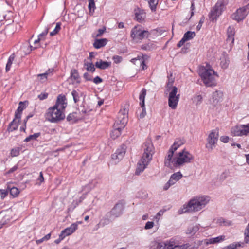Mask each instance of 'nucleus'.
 I'll return each mask as SVG.
<instances>
[{
    "instance_id": "obj_3",
    "label": "nucleus",
    "mask_w": 249,
    "mask_h": 249,
    "mask_svg": "<svg viewBox=\"0 0 249 249\" xmlns=\"http://www.w3.org/2000/svg\"><path fill=\"white\" fill-rule=\"evenodd\" d=\"M143 148V153L137 164V169L135 172L136 175H139L146 168L152 160L153 155L155 152L154 146L150 140H148L144 143Z\"/></svg>"
},
{
    "instance_id": "obj_61",
    "label": "nucleus",
    "mask_w": 249,
    "mask_h": 249,
    "mask_svg": "<svg viewBox=\"0 0 249 249\" xmlns=\"http://www.w3.org/2000/svg\"><path fill=\"white\" fill-rule=\"evenodd\" d=\"M24 108V106L22 102H20L19 104V106L18 107L17 111L22 113V111Z\"/></svg>"
},
{
    "instance_id": "obj_59",
    "label": "nucleus",
    "mask_w": 249,
    "mask_h": 249,
    "mask_svg": "<svg viewBox=\"0 0 249 249\" xmlns=\"http://www.w3.org/2000/svg\"><path fill=\"white\" fill-rule=\"evenodd\" d=\"M204 18L202 17L200 19L198 24L197 25V26L196 27V29L197 31H199L200 30V29L202 27V24L204 23Z\"/></svg>"
},
{
    "instance_id": "obj_32",
    "label": "nucleus",
    "mask_w": 249,
    "mask_h": 249,
    "mask_svg": "<svg viewBox=\"0 0 249 249\" xmlns=\"http://www.w3.org/2000/svg\"><path fill=\"white\" fill-rule=\"evenodd\" d=\"M18 122L15 119L10 123L7 128V131L8 132H12L18 129Z\"/></svg>"
},
{
    "instance_id": "obj_21",
    "label": "nucleus",
    "mask_w": 249,
    "mask_h": 249,
    "mask_svg": "<svg viewBox=\"0 0 249 249\" xmlns=\"http://www.w3.org/2000/svg\"><path fill=\"white\" fill-rule=\"evenodd\" d=\"M223 93L220 91H215L212 93V97L210 99V103L215 106L221 100Z\"/></svg>"
},
{
    "instance_id": "obj_40",
    "label": "nucleus",
    "mask_w": 249,
    "mask_h": 249,
    "mask_svg": "<svg viewBox=\"0 0 249 249\" xmlns=\"http://www.w3.org/2000/svg\"><path fill=\"white\" fill-rule=\"evenodd\" d=\"M168 82L166 84L167 89L166 91H170L171 90V88L173 87L174 86H172V85L174 82V79L172 77V74H171L170 76L168 77Z\"/></svg>"
},
{
    "instance_id": "obj_51",
    "label": "nucleus",
    "mask_w": 249,
    "mask_h": 249,
    "mask_svg": "<svg viewBox=\"0 0 249 249\" xmlns=\"http://www.w3.org/2000/svg\"><path fill=\"white\" fill-rule=\"evenodd\" d=\"M157 249H166V242H162L158 243L157 245Z\"/></svg>"
},
{
    "instance_id": "obj_13",
    "label": "nucleus",
    "mask_w": 249,
    "mask_h": 249,
    "mask_svg": "<svg viewBox=\"0 0 249 249\" xmlns=\"http://www.w3.org/2000/svg\"><path fill=\"white\" fill-rule=\"evenodd\" d=\"M126 148V145L123 144L112 155V159L115 163L119 162L124 158L125 154Z\"/></svg>"
},
{
    "instance_id": "obj_10",
    "label": "nucleus",
    "mask_w": 249,
    "mask_h": 249,
    "mask_svg": "<svg viewBox=\"0 0 249 249\" xmlns=\"http://www.w3.org/2000/svg\"><path fill=\"white\" fill-rule=\"evenodd\" d=\"M231 133L234 136H242L249 134V124H240L231 128Z\"/></svg>"
},
{
    "instance_id": "obj_63",
    "label": "nucleus",
    "mask_w": 249,
    "mask_h": 249,
    "mask_svg": "<svg viewBox=\"0 0 249 249\" xmlns=\"http://www.w3.org/2000/svg\"><path fill=\"white\" fill-rule=\"evenodd\" d=\"M220 140L224 143H227L229 142V137L226 136H223L220 138Z\"/></svg>"
},
{
    "instance_id": "obj_34",
    "label": "nucleus",
    "mask_w": 249,
    "mask_h": 249,
    "mask_svg": "<svg viewBox=\"0 0 249 249\" xmlns=\"http://www.w3.org/2000/svg\"><path fill=\"white\" fill-rule=\"evenodd\" d=\"M15 56L14 53L10 55V56L9 57V58L8 59L7 63L6 64V68H5L6 72H8V71H10V70L11 68V66H12V64L15 59Z\"/></svg>"
},
{
    "instance_id": "obj_33",
    "label": "nucleus",
    "mask_w": 249,
    "mask_h": 249,
    "mask_svg": "<svg viewBox=\"0 0 249 249\" xmlns=\"http://www.w3.org/2000/svg\"><path fill=\"white\" fill-rule=\"evenodd\" d=\"M199 229L198 225H195L190 226L186 231V233L190 235H194Z\"/></svg>"
},
{
    "instance_id": "obj_48",
    "label": "nucleus",
    "mask_w": 249,
    "mask_h": 249,
    "mask_svg": "<svg viewBox=\"0 0 249 249\" xmlns=\"http://www.w3.org/2000/svg\"><path fill=\"white\" fill-rule=\"evenodd\" d=\"M88 7L89 8L90 12L92 10L93 11H94V10L95 9V2H94V0H89Z\"/></svg>"
},
{
    "instance_id": "obj_12",
    "label": "nucleus",
    "mask_w": 249,
    "mask_h": 249,
    "mask_svg": "<svg viewBox=\"0 0 249 249\" xmlns=\"http://www.w3.org/2000/svg\"><path fill=\"white\" fill-rule=\"evenodd\" d=\"M124 206L122 203L119 202L115 204L111 211L107 212L108 215L112 217L113 220L120 217L123 213Z\"/></svg>"
},
{
    "instance_id": "obj_4",
    "label": "nucleus",
    "mask_w": 249,
    "mask_h": 249,
    "mask_svg": "<svg viewBox=\"0 0 249 249\" xmlns=\"http://www.w3.org/2000/svg\"><path fill=\"white\" fill-rule=\"evenodd\" d=\"M128 121L127 111L125 109L121 110L118 115L117 120L114 124V129L110 133L111 137L115 139L120 134L121 130L126 125Z\"/></svg>"
},
{
    "instance_id": "obj_38",
    "label": "nucleus",
    "mask_w": 249,
    "mask_h": 249,
    "mask_svg": "<svg viewBox=\"0 0 249 249\" xmlns=\"http://www.w3.org/2000/svg\"><path fill=\"white\" fill-rule=\"evenodd\" d=\"M155 48L154 44L152 42H148L146 44H142L141 46L142 49L145 51H151Z\"/></svg>"
},
{
    "instance_id": "obj_31",
    "label": "nucleus",
    "mask_w": 249,
    "mask_h": 249,
    "mask_svg": "<svg viewBox=\"0 0 249 249\" xmlns=\"http://www.w3.org/2000/svg\"><path fill=\"white\" fill-rule=\"evenodd\" d=\"M214 222L219 225L229 226L231 224V221L227 220L222 217L215 219Z\"/></svg>"
},
{
    "instance_id": "obj_36",
    "label": "nucleus",
    "mask_w": 249,
    "mask_h": 249,
    "mask_svg": "<svg viewBox=\"0 0 249 249\" xmlns=\"http://www.w3.org/2000/svg\"><path fill=\"white\" fill-rule=\"evenodd\" d=\"M176 242V241L173 238L166 241V249H174L175 247Z\"/></svg>"
},
{
    "instance_id": "obj_14",
    "label": "nucleus",
    "mask_w": 249,
    "mask_h": 249,
    "mask_svg": "<svg viewBox=\"0 0 249 249\" xmlns=\"http://www.w3.org/2000/svg\"><path fill=\"white\" fill-rule=\"evenodd\" d=\"M248 14V11H246V7H241L232 15V18L239 22L245 19Z\"/></svg>"
},
{
    "instance_id": "obj_5",
    "label": "nucleus",
    "mask_w": 249,
    "mask_h": 249,
    "mask_svg": "<svg viewBox=\"0 0 249 249\" xmlns=\"http://www.w3.org/2000/svg\"><path fill=\"white\" fill-rule=\"evenodd\" d=\"M199 74L206 86L213 87L216 85V79L218 75L212 69L203 68L199 70Z\"/></svg>"
},
{
    "instance_id": "obj_56",
    "label": "nucleus",
    "mask_w": 249,
    "mask_h": 249,
    "mask_svg": "<svg viewBox=\"0 0 249 249\" xmlns=\"http://www.w3.org/2000/svg\"><path fill=\"white\" fill-rule=\"evenodd\" d=\"M18 169V165L17 164L15 166H14L13 167L10 168L7 172L6 174H10L16 171Z\"/></svg>"
},
{
    "instance_id": "obj_17",
    "label": "nucleus",
    "mask_w": 249,
    "mask_h": 249,
    "mask_svg": "<svg viewBox=\"0 0 249 249\" xmlns=\"http://www.w3.org/2000/svg\"><path fill=\"white\" fill-rule=\"evenodd\" d=\"M235 34V29L233 26H230L227 30V38L226 42L230 46L232 45L234 41V36Z\"/></svg>"
},
{
    "instance_id": "obj_1",
    "label": "nucleus",
    "mask_w": 249,
    "mask_h": 249,
    "mask_svg": "<svg viewBox=\"0 0 249 249\" xmlns=\"http://www.w3.org/2000/svg\"><path fill=\"white\" fill-rule=\"evenodd\" d=\"M67 106L66 98L64 95H59L55 105L49 107L46 113V120L51 123H56L65 118L64 110Z\"/></svg>"
},
{
    "instance_id": "obj_25",
    "label": "nucleus",
    "mask_w": 249,
    "mask_h": 249,
    "mask_svg": "<svg viewBox=\"0 0 249 249\" xmlns=\"http://www.w3.org/2000/svg\"><path fill=\"white\" fill-rule=\"evenodd\" d=\"M7 189L9 191L10 194L13 197H17L19 194V189L15 187L12 186V183H8L7 184Z\"/></svg>"
},
{
    "instance_id": "obj_47",
    "label": "nucleus",
    "mask_w": 249,
    "mask_h": 249,
    "mask_svg": "<svg viewBox=\"0 0 249 249\" xmlns=\"http://www.w3.org/2000/svg\"><path fill=\"white\" fill-rule=\"evenodd\" d=\"M241 245L239 243H233L225 247L223 249H235Z\"/></svg>"
},
{
    "instance_id": "obj_18",
    "label": "nucleus",
    "mask_w": 249,
    "mask_h": 249,
    "mask_svg": "<svg viewBox=\"0 0 249 249\" xmlns=\"http://www.w3.org/2000/svg\"><path fill=\"white\" fill-rule=\"evenodd\" d=\"M226 239V237L224 235H221L216 237H212L205 239L203 241L204 244L208 245L209 244H214L221 243Z\"/></svg>"
},
{
    "instance_id": "obj_8",
    "label": "nucleus",
    "mask_w": 249,
    "mask_h": 249,
    "mask_svg": "<svg viewBox=\"0 0 249 249\" xmlns=\"http://www.w3.org/2000/svg\"><path fill=\"white\" fill-rule=\"evenodd\" d=\"M167 91L169 92V107L173 109H175L177 108L180 97V95L177 94L178 88L174 86L171 88V90Z\"/></svg>"
},
{
    "instance_id": "obj_6",
    "label": "nucleus",
    "mask_w": 249,
    "mask_h": 249,
    "mask_svg": "<svg viewBox=\"0 0 249 249\" xmlns=\"http://www.w3.org/2000/svg\"><path fill=\"white\" fill-rule=\"evenodd\" d=\"M150 33L148 31L142 30L140 25L135 26L131 31L130 37L135 43H141L142 41L149 37Z\"/></svg>"
},
{
    "instance_id": "obj_9",
    "label": "nucleus",
    "mask_w": 249,
    "mask_h": 249,
    "mask_svg": "<svg viewBox=\"0 0 249 249\" xmlns=\"http://www.w3.org/2000/svg\"><path fill=\"white\" fill-rule=\"evenodd\" d=\"M218 130H212L207 138L206 147L209 151H212L215 147L218 139Z\"/></svg>"
},
{
    "instance_id": "obj_24",
    "label": "nucleus",
    "mask_w": 249,
    "mask_h": 249,
    "mask_svg": "<svg viewBox=\"0 0 249 249\" xmlns=\"http://www.w3.org/2000/svg\"><path fill=\"white\" fill-rule=\"evenodd\" d=\"M113 220H114L113 218L110 217V216L108 215V213H107L106 215L100 220L98 224H97V226L98 227H104L108 225Z\"/></svg>"
},
{
    "instance_id": "obj_54",
    "label": "nucleus",
    "mask_w": 249,
    "mask_h": 249,
    "mask_svg": "<svg viewBox=\"0 0 249 249\" xmlns=\"http://www.w3.org/2000/svg\"><path fill=\"white\" fill-rule=\"evenodd\" d=\"M8 194V191L5 190H0V196L2 199H4Z\"/></svg>"
},
{
    "instance_id": "obj_57",
    "label": "nucleus",
    "mask_w": 249,
    "mask_h": 249,
    "mask_svg": "<svg viewBox=\"0 0 249 249\" xmlns=\"http://www.w3.org/2000/svg\"><path fill=\"white\" fill-rule=\"evenodd\" d=\"M92 81L95 84H98L102 82L103 79L99 76H97L92 80Z\"/></svg>"
},
{
    "instance_id": "obj_58",
    "label": "nucleus",
    "mask_w": 249,
    "mask_h": 249,
    "mask_svg": "<svg viewBox=\"0 0 249 249\" xmlns=\"http://www.w3.org/2000/svg\"><path fill=\"white\" fill-rule=\"evenodd\" d=\"M48 94L47 93H42L38 95V98L40 100H43L48 97Z\"/></svg>"
},
{
    "instance_id": "obj_20",
    "label": "nucleus",
    "mask_w": 249,
    "mask_h": 249,
    "mask_svg": "<svg viewBox=\"0 0 249 249\" xmlns=\"http://www.w3.org/2000/svg\"><path fill=\"white\" fill-rule=\"evenodd\" d=\"M135 19L139 22L142 23L145 20L146 13L144 11L139 8L134 10Z\"/></svg>"
},
{
    "instance_id": "obj_53",
    "label": "nucleus",
    "mask_w": 249,
    "mask_h": 249,
    "mask_svg": "<svg viewBox=\"0 0 249 249\" xmlns=\"http://www.w3.org/2000/svg\"><path fill=\"white\" fill-rule=\"evenodd\" d=\"M113 60L114 63L118 64L122 61V57L119 55H115L113 57Z\"/></svg>"
},
{
    "instance_id": "obj_2",
    "label": "nucleus",
    "mask_w": 249,
    "mask_h": 249,
    "mask_svg": "<svg viewBox=\"0 0 249 249\" xmlns=\"http://www.w3.org/2000/svg\"><path fill=\"white\" fill-rule=\"evenodd\" d=\"M210 200V197L206 196L194 197L190 199L187 204L183 205L179 210V213H183L199 211L206 206Z\"/></svg>"
},
{
    "instance_id": "obj_26",
    "label": "nucleus",
    "mask_w": 249,
    "mask_h": 249,
    "mask_svg": "<svg viewBox=\"0 0 249 249\" xmlns=\"http://www.w3.org/2000/svg\"><path fill=\"white\" fill-rule=\"evenodd\" d=\"M111 65V62H108V61H104L100 59L99 61H97L95 63V66L100 69L101 70H105L106 69H107L109 67H110Z\"/></svg>"
},
{
    "instance_id": "obj_27",
    "label": "nucleus",
    "mask_w": 249,
    "mask_h": 249,
    "mask_svg": "<svg viewBox=\"0 0 249 249\" xmlns=\"http://www.w3.org/2000/svg\"><path fill=\"white\" fill-rule=\"evenodd\" d=\"M229 59L226 53H223L220 57V66L223 69H227L229 65Z\"/></svg>"
},
{
    "instance_id": "obj_55",
    "label": "nucleus",
    "mask_w": 249,
    "mask_h": 249,
    "mask_svg": "<svg viewBox=\"0 0 249 249\" xmlns=\"http://www.w3.org/2000/svg\"><path fill=\"white\" fill-rule=\"evenodd\" d=\"M174 184L173 183L171 182V181L169 180L167 183L165 184V185L163 186V190H167L170 186L173 185Z\"/></svg>"
},
{
    "instance_id": "obj_29",
    "label": "nucleus",
    "mask_w": 249,
    "mask_h": 249,
    "mask_svg": "<svg viewBox=\"0 0 249 249\" xmlns=\"http://www.w3.org/2000/svg\"><path fill=\"white\" fill-rule=\"evenodd\" d=\"M185 143V140L183 139L177 138L175 140L174 143L171 146L173 150L176 151L178 148L183 145Z\"/></svg>"
},
{
    "instance_id": "obj_44",
    "label": "nucleus",
    "mask_w": 249,
    "mask_h": 249,
    "mask_svg": "<svg viewBox=\"0 0 249 249\" xmlns=\"http://www.w3.org/2000/svg\"><path fill=\"white\" fill-rule=\"evenodd\" d=\"M190 246V245L188 243L184 244L181 245L178 244L177 241L176 242L175 247L174 249H188Z\"/></svg>"
},
{
    "instance_id": "obj_37",
    "label": "nucleus",
    "mask_w": 249,
    "mask_h": 249,
    "mask_svg": "<svg viewBox=\"0 0 249 249\" xmlns=\"http://www.w3.org/2000/svg\"><path fill=\"white\" fill-rule=\"evenodd\" d=\"M73 101L74 103H76L80 100V96L82 95L81 92H79L75 90H73L71 92Z\"/></svg>"
},
{
    "instance_id": "obj_11",
    "label": "nucleus",
    "mask_w": 249,
    "mask_h": 249,
    "mask_svg": "<svg viewBox=\"0 0 249 249\" xmlns=\"http://www.w3.org/2000/svg\"><path fill=\"white\" fill-rule=\"evenodd\" d=\"M223 6L224 3L223 0H218L210 14V18L212 21L216 19L222 14Z\"/></svg>"
},
{
    "instance_id": "obj_30",
    "label": "nucleus",
    "mask_w": 249,
    "mask_h": 249,
    "mask_svg": "<svg viewBox=\"0 0 249 249\" xmlns=\"http://www.w3.org/2000/svg\"><path fill=\"white\" fill-rule=\"evenodd\" d=\"M182 174L180 172H177L173 174L170 178L169 180L174 185L178 181L181 179L182 177Z\"/></svg>"
},
{
    "instance_id": "obj_49",
    "label": "nucleus",
    "mask_w": 249,
    "mask_h": 249,
    "mask_svg": "<svg viewBox=\"0 0 249 249\" xmlns=\"http://www.w3.org/2000/svg\"><path fill=\"white\" fill-rule=\"evenodd\" d=\"M164 212V211L162 210L159 211V212L154 216V219L157 221H158L160 220V216L163 214Z\"/></svg>"
},
{
    "instance_id": "obj_35",
    "label": "nucleus",
    "mask_w": 249,
    "mask_h": 249,
    "mask_svg": "<svg viewBox=\"0 0 249 249\" xmlns=\"http://www.w3.org/2000/svg\"><path fill=\"white\" fill-rule=\"evenodd\" d=\"M196 36L195 32L187 31L183 35V38L187 41L193 39Z\"/></svg>"
},
{
    "instance_id": "obj_42",
    "label": "nucleus",
    "mask_w": 249,
    "mask_h": 249,
    "mask_svg": "<svg viewBox=\"0 0 249 249\" xmlns=\"http://www.w3.org/2000/svg\"><path fill=\"white\" fill-rule=\"evenodd\" d=\"M21 148L19 147H15L12 148L10 151L11 156L12 157H17L20 154Z\"/></svg>"
},
{
    "instance_id": "obj_7",
    "label": "nucleus",
    "mask_w": 249,
    "mask_h": 249,
    "mask_svg": "<svg viewBox=\"0 0 249 249\" xmlns=\"http://www.w3.org/2000/svg\"><path fill=\"white\" fill-rule=\"evenodd\" d=\"M193 156L185 149L182 150L178 153L176 157V161H174V167H179L183 165L190 163L193 159Z\"/></svg>"
},
{
    "instance_id": "obj_60",
    "label": "nucleus",
    "mask_w": 249,
    "mask_h": 249,
    "mask_svg": "<svg viewBox=\"0 0 249 249\" xmlns=\"http://www.w3.org/2000/svg\"><path fill=\"white\" fill-rule=\"evenodd\" d=\"M139 64H140L141 67L142 68V70H145L147 68L146 65L145 64L144 60L143 58L142 57L140 60Z\"/></svg>"
},
{
    "instance_id": "obj_16",
    "label": "nucleus",
    "mask_w": 249,
    "mask_h": 249,
    "mask_svg": "<svg viewBox=\"0 0 249 249\" xmlns=\"http://www.w3.org/2000/svg\"><path fill=\"white\" fill-rule=\"evenodd\" d=\"M146 94V90L145 89H143L140 94V105L142 107V111L140 114L139 117L140 118H143L146 115V109L144 107V99Z\"/></svg>"
},
{
    "instance_id": "obj_43",
    "label": "nucleus",
    "mask_w": 249,
    "mask_h": 249,
    "mask_svg": "<svg viewBox=\"0 0 249 249\" xmlns=\"http://www.w3.org/2000/svg\"><path fill=\"white\" fill-rule=\"evenodd\" d=\"M202 96L201 95H196L193 98V102L196 105H200L202 102Z\"/></svg>"
},
{
    "instance_id": "obj_45",
    "label": "nucleus",
    "mask_w": 249,
    "mask_h": 249,
    "mask_svg": "<svg viewBox=\"0 0 249 249\" xmlns=\"http://www.w3.org/2000/svg\"><path fill=\"white\" fill-rule=\"evenodd\" d=\"M85 65L86 66V69L88 71H90L91 72H94L95 71V68L94 67V65L92 63H89L85 64Z\"/></svg>"
},
{
    "instance_id": "obj_39",
    "label": "nucleus",
    "mask_w": 249,
    "mask_h": 249,
    "mask_svg": "<svg viewBox=\"0 0 249 249\" xmlns=\"http://www.w3.org/2000/svg\"><path fill=\"white\" fill-rule=\"evenodd\" d=\"M40 133H34V134L30 135V136L26 138L24 141L25 142H28L31 141L36 140V139L40 136Z\"/></svg>"
},
{
    "instance_id": "obj_52",
    "label": "nucleus",
    "mask_w": 249,
    "mask_h": 249,
    "mask_svg": "<svg viewBox=\"0 0 249 249\" xmlns=\"http://www.w3.org/2000/svg\"><path fill=\"white\" fill-rule=\"evenodd\" d=\"M106 28L105 27H103L102 28L99 29L97 31V33L96 35V37L101 36L106 31Z\"/></svg>"
},
{
    "instance_id": "obj_22",
    "label": "nucleus",
    "mask_w": 249,
    "mask_h": 249,
    "mask_svg": "<svg viewBox=\"0 0 249 249\" xmlns=\"http://www.w3.org/2000/svg\"><path fill=\"white\" fill-rule=\"evenodd\" d=\"M53 69H49L45 73L37 74V80L41 83L45 82L47 80L48 77L53 75Z\"/></svg>"
},
{
    "instance_id": "obj_64",
    "label": "nucleus",
    "mask_w": 249,
    "mask_h": 249,
    "mask_svg": "<svg viewBox=\"0 0 249 249\" xmlns=\"http://www.w3.org/2000/svg\"><path fill=\"white\" fill-rule=\"evenodd\" d=\"M21 113H22L18 112V111H17L15 112V119L18 122H19L20 119V118H21Z\"/></svg>"
},
{
    "instance_id": "obj_50",
    "label": "nucleus",
    "mask_w": 249,
    "mask_h": 249,
    "mask_svg": "<svg viewBox=\"0 0 249 249\" xmlns=\"http://www.w3.org/2000/svg\"><path fill=\"white\" fill-rule=\"evenodd\" d=\"M154 223L152 221H148L146 223L144 229L145 230H149L152 228L154 227Z\"/></svg>"
},
{
    "instance_id": "obj_23",
    "label": "nucleus",
    "mask_w": 249,
    "mask_h": 249,
    "mask_svg": "<svg viewBox=\"0 0 249 249\" xmlns=\"http://www.w3.org/2000/svg\"><path fill=\"white\" fill-rule=\"evenodd\" d=\"M77 230L76 224H72L71 225L61 231V234L65 238L72 234Z\"/></svg>"
},
{
    "instance_id": "obj_41",
    "label": "nucleus",
    "mask_w": 249,
    "mask_h": 249,
    "mask_svg": "<svg viewBox=\"0 0 249 249\" xmlns=\"http://www.w3.org/2000/svg\"><path fill=\"white\" fill-rule=\"evenodd\" d=\"M149 7L152 11H154L156 9V6L158 3V0H149L148 1Z\"/></svg>"
},
{
    "instance_id": "obj_15",
    "label": "nucleus",
    "mask_w": 249,
    "mask_h": 249,
    "mask_svg": "<svg viewBox=\"0 0 249 249\" xmlns=\"http://www.w3.org/2000/svg\"><path fill=\"white\" fill-rule=\"evenodd\" d=\"M175 150L170 148L167 156L165 157L164 164L166 166L171 168H174V161H176V158H173V154Z\"/></svg>"
},
{
    "instance_id": "obj_62",
    "label": "nucleus",
    "mask_w": 249,
    "mask_h": 249,
    "mask_svg": "<svg viewBox=\"0 0 249 249\" xmlns=\"http://www.w3.org/2000/svg\"><path fill=\"white\" fill-rule=\"evenodd\" d=\"M84 78L86 79L87 81H92V76L88 72H85L83 74Z\"/></svg>"
},
{
    "instance_id": "obj_28",
    "label": "nucleus",
    "mask_w": 249,
    "mask_h": 249,
    "mask_svg": "<svg viewBox=\"0 0 249 249\" xmlns=\"http://www.w3.org/2000/svg\"><path fill=\"white\" fill-rule=\"evenodd\" d=\"M107 42L106 38L96 39L93 43V46L96 49H100L106 46Z\"/></svg>"
},
{
    "instance_id": "obj_19",
    "label": "nucleus",
    "mask_w": 249,
    "mask_h": 249,
    "mask_svg": "<svg viewBox=\"0 0 249 249\" xmlns=\"http://www.w3.org/2000/svg\"><path fill=\"white\" fill-rule=\"evenodd\" d=\"M69 80L71 82L72 85H78L80 83V77L77 70L72 69L71 70Z\"/></svg>"
},
{
    "instance_id": "obj_46",
    "label": "nucleus",
    "mask_w": 249,
    "mask_h": 249,
    "mask_svg": "<svg viewBox=\"0 0 249 249\" xmlns=\"http://www.w3.org/2000/svg\"><path fill=\"white\" fill-rule=\"evenodd\" d=\"M61 24L60 23H57L54 29L51 32L50 35L51 36H53L55 35L60 30Z\"/></svg>"
}]
</instances>
